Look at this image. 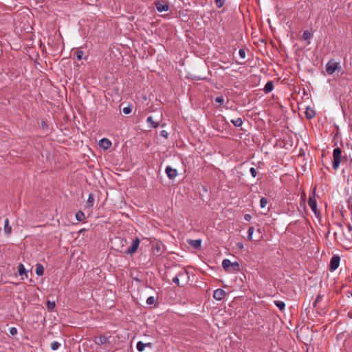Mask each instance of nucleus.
I'll use <instances>...</instances> for the list:
<instances>
[{"label": "nucleus", "mask_w": 352, "mask_h": 352, "mask_svg": "<svg viewBox=\"0 0 352 352\" xmlns=\"http://www.w3.org/2000/svg\"><path fill=\"white\" fill-rule=\"evenodd\" d=\"M269 123L272 121H278L282 117L283 109L278 102L273 103L271 107H269L268 109Z\"/></svg>", "instance_id": "1"}, {"label": "nucleus", "mask_w": 352, "mask_h": 352, "mask_svg": "<svg viewBox=\"0 0 352 352\" xmlns=\"http://www.w3.org/2000/svg\"><path fill=\"white\" fill-rule=\"evenodd\" d=\"M333 162L332 164V168L336 170L340 166V164L341 162L342 159V150L339 147L333 149Z\"/></svg>", "instance_id": "2"}, {"label": "nucleus", "mask_w": 352, "mask_h": 352, "mask_svg": "<svg viewBox=\"0 0 352 352\" xmlns=\"http://www.w3.org/2000/svg\"><path fill=\"white\" fill-rule=\"evenodd\" d=\"M248 232V239L250 240L258 241L263 237L262 233L261 232V229L259 228H257L256 230L255 231V229L254 227H250L249 228Z\"/></svg>", "instance_id": "3"}, {"label": "nucleus", "mask_w": 352, "mask_h": 352, "mask_svg": "<svg viewBox=\"0 0 352 352\" xmlns=\"http://www.w3.org/2000/svg\"><path fill=\"white\" fill-rule=\"evenodd\" d=\"M339 63L331 59L326 65V72L328 74H333L338 69Z\"/></svg>", "instance_id": "4"}, {"label": "nucleus", "mask_w": 352, "mask_h": 352, "mask_svg": "<svg viewBox=\"0 0 352 352\" xmlns=\"http://www.w3.org/2000/svg\"><path fill=\"white\" fill-rule=\"evenodd\" d=\"M140 243V239L136 237L135 239L133 240L131 245L127 250H126L124 252L126 254L130 255L134 254L138 250Z\"/></svg>", "instance_id": "5"}, {"label": "nucleus", "mask_w": 352, "mask_h": 352, "mask_svg": "<svg viewBox=\"0 0 352 352\" xmlns=\"http://www.w3.org/2000/svg\"><path fill=\"white\" fill-rule=\"evenodd\" d=\"M340 257L338 256H333L331 258L330 261V270L331 271H335L339 266L340 264Z\"/></svg>", "instance_id": "6"}, {"label": "nucleus", "mask_w": 352, "mask_h": 352, "mask_svg": "<svg viewBox=\"0 0 352 352\" xmlns=\"http://www.w3.org/2000/svg\"><path fill=\"white\" fill-rule=\"evenodd\" d=\"M165 171L168 177L170 179L175 178L177 175V170L170 166H166Z\"/></svg>", "instance_id": "7"}, {"label": "nucleus", "mask_w": 352, "mask_h": 352, "mask_svg": "<svg viewBox=\"0 0 352 352\" xmlns=\"http://www.w3.org/2000/svg\"><path fill=\"white\" fill-rule=\"evenodd\" d=\"M226 294V293L223 289H217L214 291L213 298L217 300H221L225 297Z\"/></svg>", "instance_id": "8"}, {"label": "nucleus", "mask_w": 352, "mask_h": 352, "mask_svg": "<svg viewBox=\"0 0 352 352\" xmlns=\"http://www.w3.org/2000/svg\"><path fill=\"white\" fill-rule=\"evenodd\" d=\"M155 7L158 12H166L169 10V6L168 4L163 3L162 2L157 1L155 3Z\"/></svg>", "instance_id": "9"}, {"label": "nucleus", "mask_w": 352, "mask_h": 352, "mask_svg": "<svg viewBox=\"0 0 352 352\" xmlns=\"http://www.w3.org/2000/svg\"><path fill=\"white\" fill-rule=\"evenodd\" d=\"M305 113V116L307 119H312L316 116L315 111L309 107H307L306 108Z\"/></svg>", "instance_id": "10"}, {"label": "nucleus", "mask_w": 352, "mask_h": 352, "mask_svg": "<svg viewBox=\"0 0 352 352\" xmlns=\"http://www.w3.org/2000/svg\"><path fill=\"white\" fill-rule=\"evenodd\" d=\"M108 338L104 336H99L96 338L95 342L96 344L98 345H103L106 344L108 342Z\"/></svg>", "instance_id": "11"}, {"label": "nucleus", "mask_w": 352, "mask_h": 352, "mask_svg": "<svg viewBox=\"0 0 352 352\" xmlns=\"http://www.w3.org/2000/svg\"><path fill=\"white\" fill-rule=\"evenodd\" d=\"M177 275L179 278V280H182L184 283H186L189 277L188 273L185 270L180 271Z\"/></svg>", "instance_id": "12"}, {"label": "nucleus", "mask_w": 352, "mask_h": 352, "mask_svg": "<svg viewBox=\"0 0 352 352\" xmlns=\"http://www.w3.org/2000/svg\"><path fill=\"white\" fill-rule=\"evenodd\" d=\"M308 204H309V207L312 210V211L316 213V210H317V202H316V199L313 198V197H310L309 199Z\"/></svg>", "instance_id": "13"}, {"label": "nucleus", "mask_w": 352, "mask_h": 352, "mask_svg": "<svg viewBox=\"0 0 352 352\" xmlns=\"http://www.w3.org/2000/svg\"><path fill=\"white\" fill-rule=\"evenodd\" d=\"M4 232L9 235L12 232V228L10 226V222L8 218H6L4 221V228H3Z\"/></svg>", "instance_id": "14"}, {"label": "nucleus", "mask_w": 352, "mask_h": 352, "mask_svg": "<svg viewBox=\"0 0 352 352\" xmlns=\"http://www.w3.org/2000/svg\"><path fill=\"white\" fill-rule=\"evenodd\" d=\"M100 146L104 148V149H108L111 146V142L107 138H102L100 140Z\"/></svg>", "instance_id": "15"}, {"label": "nucleus", "mask_w": 352, "mask_h": 352, "mask_svg": "<svg viewBox=\"0 0 352 352\" xmlns=\"http://www.w3.org/2000/svg\"><path fill=\"white\" fill-rule=\"evenodd\" d=\"M146 122L150 124H151V127L152 128H157L159 124H160V122L157 121H155L153 120V118L152 116H148L146 119Z\"/></svg>", "instance_id": "16"}, {"label": "nucleus", "mask_w": 352, "mask_h": 352, "mask_svg": "<svg viewBox=\"0 0 352 352\" xmlns=\"http://www.w3.org/2000/svg\"><path fill=\"white\" fill-rule=\"evenodd\" d=\"M232 262L229 259H224L222 261V267L227 272L230 273V265Z\"/></svg>", "instance_id": "17"}, {"label": "nucleus", "mask_w": 352, "mask_h": 352, "mask_svg": "<svg viewBox=\"0 0 352 352\" xmlns=\"http://www.w3.org/2000/svg\"><path fill=\"white\" fill-rule=\"evenodd\" d=\"M272 302L280 311H283L285 309V304L283 301L273 300Z\"/></svg>", "instance_id": "18"}, {"label": "nucleus", "mask_w": 352, "mask_h": 352, "mask_svg": "<svg viewBox=\"0 0 352 352\" xmlns=\"http://www.w3.org/2000/svg\"><path fill=\"white\" fill-rule=\"evenodd\" d=\"M240 271V265L238 262H234L230 265V273Z\"/></svg>", "instance_id": "19"}, {"label": "nucleus", "mask_w": 352, "mask_h": 352, "mask_svg": "<svg viewBox=\"0 0 352 352\" xmlns=\"http://www.w3.org/2000/svg\"><path fill=\"white\" fill-rule=\"evenodd\" d=\"M18 273L20 276L25 275V277H28V272L25 270L24 265L21 263L18 266Z\"/></svg>", "instance_id": "20"}, {"label": "nucleus", "mask_w": 352, "mask_h": 352, "mask_svg": "<svg viewBox=\"0 0 352 352\" xmlns=\"http://www.w3.org/2000/svg\"><path fill=\"white\" fill-rule=\"evenodd\" d=\"M188 243L190 245H192L193 248H198L201 246V239H196V240L191 239L190 241H188Z\"/></svg>", "instance_id": "21"}, {"label": "nucleus", "mask_w": 352, "mask_h": 352, "mask_svg": "<svg viewBox=\"0 0 352 352\" xmlns=\"http://www.w3.org/2000/svg\"><path fill=\"white\" fill-rule=\"evenodd\" d=\"M274 89V82L272 80L268 81L265 83V94H268Z\"/></svg>", "instance_id": "22"}, {"label": "nucleus", "mask_w": 352, "mask_h": 352, "mask_svg": "<svg viewBox=\"0 0 352 352\" xmlns=\"http://www.w3.org/2000/svg\"><path fill=\"white\" fill-rule=\"evenodd\" d=\"M44 272V267L41 264L36 265V274L37 276H42Z\"/></svg>", "instance_id": "23"}, {"label": "nucleus", "mask_w": 352, "mask_h": 352, "mask_svg": "<svg viewBox=\"0 0 352 352\" xmlns=\"http://www.w3.org/2000/svg\"><path fill=\"white\" fill-rule=\"evenodd\" d=\"M230 122L237 127L241 126L243 124V120L241 118H238L236 119H232L230 120Z\"/></svg>", "instance_id": "24"}, {"label": "nucleus", "mask_w": 352, "mask_h": 352, "mask_svg": "<svg viewBox=\"0 0 352 352\" xmlns=\"http://www.w3.org/2000/svg\"><path fill=\"white\" fill-rule=\"evenodd\" d=\"M136 347H137V350L139 352H142L144 350V348L146 347V344L144 342H142V341H139L137 343Z\"/></svg>", "instance_id": "25"}, {"label": "nucleus", "mask_w": 352, "mask_h": 352, "mask_svg": "<svg viewBox=\"0 0 352 352\" xmlns=\"http://www.w3.org/2000/svg\"><path fill=\"white\" fill-rule=\"evenodd\" d=\"M77 221H82L85 219V214L82 211H78L76 214Z\"/></svg>", "instance_id": "26"}, {"label": "nucleus", "mask_w": 352, "mask_h": 352, "mask_svg": "<svg viewBox=\"0 0 352 352\" xmlns=\"http://www.w3.org/2000/svg\"><path fill=\"white\" fill-rule=\"evenodd\" d=\"M85 52L82 50H77L75 52L76 56L78 60H80L82 59Z\"/></svg>", "instance_id": "27"}, {"label": "nucleus", "mask_w": 352, "mask_h": 352, "mask_svg": "<svg viewBox=\"0 0 352 352\" xmlns=\"http://www.w3.org/2000/svg\"><path fill=\"white\" fill-rule=\"evenodd\" d=\"M94 195L92 193H91L89 195L87 204L88 206H92L94 205Z\"/></svg>", "instance_id": "28"}, {"label": "nucleus", "mask_w": 352, "mask_h": 352, "mask_svg": "<svg viewBox=\"0 0 352 352\" xmlns=\"http://www.w3.org/2000/svg\"><path fill=\"white\" fill-rule=\"evenodd\" d=\"M50 346L52 351H56L60 346V344L57 341H54L51 343Z\"/></svg>", "instance_id": "29"}, {"label": "nucleus", "mask_w": 352, "mask_h": 352, "mask_svg": "<svg viewBox=\"0 0 352 352\" xmlns=\"http://www.w3.org/2000/svg\"><path fill=\"white\" fill-rule=\"evenodd\" d=\"M226 0H214V3L218 8H221L225 4Z\"/></svg>", "instance_id": "30"}, {"label": "nucleus", "mask_w": 352, "mask_h": 352, "mask_svg": "<svg viewBox=\"0 0 352 352\" xmlns=\"http://www.w3.org/2000/svg\"><path fill=\"white\" fill-rule=\"evenodd\" d=\"M131 111H132L131 105H128L127 107H124L122 109L123 113H124L126 115L129 114L131 112Z\"/></svg>", "instance_id": "31"}, {"label": "nucleus", "mask_w": 352, "mask_h": 352, "mask_svg": "<svg viewBox=\"0 0 352 352\" xmlns=\"http://www.w3.org/2000/svg\"><path fill=\"white\" fill-rule=\"evenodd\" d=\"M56 305H55V302H50V300H48L47 302V307L48 309V310L50 311H52L54 309Z\"/></svg>", "instance_id": "32"}, {"label": "nucleus", "mask_w": 352, "mask_h": 352, "mask_svg": "<svg viewBox=\"0 0 352 352\" xmlns=\"http://www.w3.org/2000/svg\"><path fill=\"white\" fill-rule=\"evenodd\" d=\"M302 36H303V38L305 40H307V39H309L311 38V32L309 31L305 30L303 32Z\"/></svg>", "instance_id": "33"}, {"label": "nucleus", "mask_w": 352, "mask_h": 352, "mask_svg": "<svg viewBox=\"0 0 352 352\" xmlns=\"http://www.w3.org/2000/svg\"><path fill=\"white\" fill-rule=\"evenodd\" d=\"M215 102L219 103V105H222L224 103V98L222 96H218L215 98Z\"/></svg>", "instance_id": "34"}, {"label": "nucleus", "mask_w": 352, "mask_h": 352, "mask_svg": "<svg viewBox=\"0 0 352 352\" xmlns=\"http://www.w3.org/2000/svg\"><path fill=\"white\" fill-rule=\"evenodd\" d=\"M146 303L149 305H154L155 303V299L153 296H150L146 299Z\"/></svg>", "instance_id": "35"}, {"label": "nucleus", "mask_w": 352, "mask_h": 352, "mask_svg": "<svg viewBox=\"0 0 352 352\" xmlns=\"http://www.w3.org/2000/svg\"><path fill=\"white\" fill-rule=\"evenodd\" d=\"M239 55L241 59H244L245 58V51L243 49H240Z\"/></svg>", "instance_id": "36"}, {"label": "nucleus", "mask_w": 352, "mask_h": 352, "mask_svg": "<svg viewBox=\"0 0 352 352\" xmlns=\"http://www.w3.org/2000/svg\"><path fill=\"white\" fill-rule=\"evenodd\" d=\"M10 334L12 336H14L17 333V329L16 327H10L9 329Z\"/></svg>", "instance_id": "37"}, {"label": "nucleus", "mask_w": 352, "mask_h": 352, "mask_svg": "<svg viewBox=\"0 0 352 352\" xmlns=\"http://www.w3.org/2000/svg\"><path fill=\"white\" fill-rule=\"evenodd\" d=\"M173 283L180 286V280L177 275L173 278Z\"/></svg>", "instance_id": "38"}, {"label": "nucleus", "mask_w": 352, "mask_h": 352, "mask_svg": "<svg viewBox=\"0 0 352 352\" xmlns=\"http://www.w3.org/2000/svg\"><path fill=\"white\" fill-rule=\"evenodd\" d=\"M250 171L252 177H255L257 175V171H256V168L252 167L250 168Z\"/></svg>", "instance_id": "39"}, {"label": "nucleus", "mask_w": 352, "mask_h": 352, "mask_svg": "<svg viewBox=\"0 0 352 352\" xmlns=\"http://www.w3.org/2000/svg\"><path fill=\"white\" fill-rule=\"evenodd\" d=\"M160 135L162 136V137H164L166 138H167L168 137V133L166 131H162L160 132Z\"/></svg>", "instance_id": "40"}, {"label": "nucleus", "mask_w": 352, "mask_h": 352, "mask_svg": "<svg viewBox=\"0 0 352 352\" xmlns=\"http://www.w3.org/2000/svg\"><path fill=\"white\" fill-rule=\"evenodd\" d=\"M321 299H322V296L320 294L318 295V296L316 297V298L314 302V305L316 306V303L318 302Z\"/></svg>", "instance_id": "41"}, {"label": "nucleus", "mask_w": 352, "mask_h": 352, "mask_svg": "<svg viewBox=\"0 0 352 352\" xmlns=\"http://www.w3.org/2000/svg\"><path fill=\"white\" fill-rule=\"evenodd\" d=\"M264 204H265V201H264V197H262L260 199V205H261V208H264Z\"/></svg>", "instance_id": "42"}, {"label": "nucleus", "mask_w": 352, "mask_h": 352, "mask_svg": "<svg viewBox=\"0 0 352 352\" xmlns=\"http://www.w3.org/2000/svg\"><path fill=\"white\" fill-rule=\"evenodd\" d=\"M41 126H42L43 128H44V127H47V124H46V122H45V121H41Z\"/></svg>", "instance_id": "43"}, {"label": "nucleus", "mask_w": 352, "mask_h": 352, "mask_svg": "<svg viewBox=\"0 0 352 352\" xmlns=\"http://www.w3.org/2000/svg\"><path fill=\"white\" fill-rule=\"evenodd\" d=\"M237 247L239 248H243V245L241 243H237Z\"/></svg>", "instance_id": "44"}, {"label": "nucleus", "mask_w": 352, "mask_h": 352, "mask_svg": "<svg viewBox=\"0 0 352 352\" xmlns=\"http://www.w3.org/2000/svg\"><path fill=\"white\" fill-rule=\"evenodd\" d=\"M155 250H156L157 252H159V251L160 250V245H156V246L155 247Z\"/></svg>", "instance_id": "45"}, {"label": "nucleus", "mask_w": 352, "mask_h": 352, "mask_svg": "<svg viewBox=\"0 0 352 352\" xmlns=\"http://www.w3.org/2000/svg\"><path fill=\"white\" fill-rule=\"evenodd\" d=\"M146 346H148V347H151L152 346V344L151 342H148V343H146Z\"/></svg>", "instance_id": "46"}, {"label": "nucleus", "mask_w": 352, "mask_h": 352, "mask_svg": "<svg viewBox=\"0 0 352 352\" xmlns=\"http://www.w3.org/2000/svg\"><path fill=\"white\" fill-rule=\"evenodd\" d=\"M133 280L137 281V282H140L141 281V280L140 278H137V277L133 278Z\"/></svg>", "instance_id": "47"}, {"label": "nucleus", "mask_w": 352, "mask_h": 352, "mask_svg": "<svg viewBox=\"0 0 352 352\" xmlns=\"http://www.w3.org/2000/svg\"><path fill=\"white\" fill-rule=\"evenodd\" d=\"M249 218H250V216H249L248 214H246V215L245 216V219L246 220H249Z\"/></svg>", "instance_id": "48"}, {"label": "nucleus", "mask_w": 352, "mask_h": 352, "mask_svg": "<svg viewBox=\"0 0 352 352\" xmlns=\"http://www.w3.org/2000/svg\"><path fill=\"white\" fill-rule=\"evenodd\" d=\"M257 1H258V2L259 3L260 0H257Z\"/></svg>", "instance_id": "49"}]
</instances>
